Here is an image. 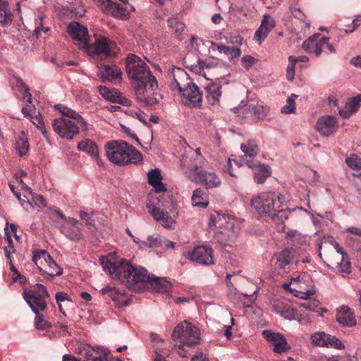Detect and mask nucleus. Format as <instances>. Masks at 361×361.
<instances>
[{"label": "nucleus", "mask_w": 361, "mask_h": 361, "mask_svg": "<svg viewBox=\"0 0 361 361\" xmlns=\"http://www.w3.org/2000/svg\"><path fill=\"white\" fill-rule=\"evenodd\" d=\"M126 70L131 80L137 102L143 106L157 104L162 97L157 92V80L147 63L139 56L129 54L126 61Z\"/></svg>", "instance_id": "obj_1"}, {"label": "nucleus", "mask_w": 361, "mask_h": 361, "mask_svg": "<svg viewBox=\"0 0 361 361\" xmlns=\"http://www.w3.org/2000/svg\"><path fill=\"white\" fill-rule=\"evenodd\" d=\"M100 262L104 270L113 279L119 280L133 290H141L143 281L148 279L146 269L143 267L135 268L125 259L120 262H112L102 257L100 258Z\"/></svg>", "instance_id": "obj_2"}, {"label": "nucleus", "mask_w": 361, "mask_h": 361, "mask_svg": "<svg viewBox=\"0 0 361 361\" xmlns=\"http://www.w3.org/2000/svg\"><path fill=\"white\" fill-rule=\"evenodd\" d=\"M55 107L61 114V116L54 119L51 126L61 137L72 140L79 133L80 130L87 129L86 121L75 110L62 104L56 105Z\"/></svg>", "instance_id": "obj_3"}, {"label": "nucleus", "mask_w": 361, "mask_h": 361, "mask_svg": "<svg viewBox=\"0 0 361 361\" xmlns=\"http://www.w3.org/2000/svg\"><path fill=\"white\" fill-rule=\"evenodd\" d=\"M209 227L219 228L214 238L219 243L226 245L235 242L240 229V223L235 216L216 212L211 214Z\"/></svg>", "instance_id": "obj_4"}, {"label": "nucleus", "mask_w": 361, "mask_h": 361, "mask_svg": "<svg viewBox=\"0 0 361 361\" xmlns=\"http://www.w3.org/2000/svg\"><path fill=\"white\" fill-rule=\"evenodd\" d=\"M108 159L118 166L137 165L142 160V154L133 145L122 140H111L105 145Z\"/></svg>", "instance_id": "obj_5"}, {"label": "nucleus", "mask_w": 361, "mask_h": 361, "mask_svg": "<svg viewBox=\"0 0 361 361\" xmlns=\"http://www.w3.org/2000/svg\"><path fill=\"white\" fill-rule=\"evenodd\" d=\"M49 297L47 288L40 283L36 284L32 290L23 293L24 299L36 314L34 323L38 330H47L52 326L51 322L39 313L47 309L46 299Z\"/></svg>", "instance_id": "obj_6"}, {"label": "nucleus", "mask_w": 361, "mask_h": 361, "mask_svg": "<svg viewBox=\"0 0 361 361\" xmlns=\"http://www.w3.org/2000/svg\"><path fill=\"white\" fill-rule=\"evenodd\" d=\"M302 252V250L300 247H290L276 253L272 258L274 271L279 274H283L295 269V267L300 262H310V257L300 256Z\"/></svg>", "instance_id": "obj_7"}, {"label": "nucleus", "mask_w": 361, "mask_h": 361, "mask_svg": "<svg viewBox=\"0 0 361 361\" xmlns=\"http://www.w3.org/2000/svg\"><path fill=\"white\" fill-rule=\"evenodd\" d=\"M283 200V195L274 192H264L252 199L251 205L261 215L270 217L276 214V209L282 204Z\"/></svg>", "instance_id": "obj_8"}, {"label": "nucleus", "mask_w": 361, "mask_h": 361, "mask_svg": "<svg viewBox=\"0 0 361 361\" xmlns=\"http://www.w3.org/2000/svg\"><path fill=\"white\" fill-rule=\"evenodd\" d=\"M172 338L178 339L183 345L192 347L200 343V334L197 327L184 321L174 328Z\"/></svg>", "instance_id": "obj_9"}, {"label": "nucleus", "mask_w": 361, "mask_h": 361, "mask_svg": "<svg viewBox=\"0 0 361 361\" xmlns=\"http://www.w3.org/2000/svg\"><path fill=\"white\" fill-rule=\"evenodd\" d=\"M55 214L59 219L64 221L63 223H56V226L62 234L72 241H79L83 238L81 222L74 218L66 217L59 210H56Z\"/></svg>", "instance_id": "obj_10"}, {"label": "nucleus", "mask_w": 361, "mask_h": 361, "mask_svg": "<svg viewBox=\"0 0 361 361\" xmlns=\"http://www.w3.org/2000/svg\"><path fill=\"white\" fill-rule=\"evenodd\" d=\"M149 213L157 221L161 223L162 226L170 228L173 223V218L170 216L174 209L173 202L170 200L161 201L157 199V202H150L147 204Z\"/></svg>", "instance_id": "obj_11"}, {"label": "nucleus", "mask_w": 361, "mask_h": 361, "mask_svg": "<svg viewBox=\"0 0 361 361\" xmlns=\"http://www.w3.org/2000/svg\"><path fill=\"white\" fill-rule=\"evenodd\" d=\"M184 175L192 182L201 184L207 189L219 187L221 184L219 176L214 172L206 170L204 166L187 169Z\"/></svg>", "instance_id": "obj_12"}, {"label": "nucleus", "mask_w": 361, "mask_h": 361, "mask_svg": "<svg viewBox=\"0 0 361 361\" xmlns=\"http://www.w3.org/2000/svg\"><path fill=\"white\" fill-rule=\"evenodd\" d=\"M94 40L87 44L84 42L85 49L92 56L102 57L109 55L114 42L109 38L98 34H94Z\"/></svg>", "instance_id": "obj_13"}, {"label": "nucleus", "mask_w": 361, "mask_h": 361, "mask_svg": "<svg viewBox=\"0 0 361 361\" xmlns=\"http://www.w3.org/2000/svg\"><path fill=\"white\" fill-rule=\"evenodd\" d=\"M207 164V161L201 154L200 148H197L194 151L190 149L182 155L180 160V166L183 173H185L187 169H197L200 166H205Z\"/></svg>", "instance_id": "obj_14"}, {"label": "nucleus", "mask_w": 361, "mask_h": 361, "mask_svg": "<svg viewBox=\"0 0 361 361\" xmlns=\"http://www.w3.org/2000/svg\"><path fill=\"white\" fill-rule=\"evenodd\" d=\"M187 258L200 264H214L213 251L211 247L201 245L194 247L188 252Z\"/></svg>", "instance_id": "obj_15"}, {"label": "nucleus", "mask_w": 361, "mask_h": 361, "mask_svg": "<svg viewBox=\"0 0 361 361\" xmlns=\"http://www.w3.org/2000/svg\"><path fill=\"white\" fill-rule=\"evenodd\" d=\"M182 97V103L190 108H198L201 106L202 102V92L195 84L185 89L180 93Z\"/></svg>", "instance_id": "obj_16"}, {"label": "nucleus", "mask_w": 361, "mask_h": 361, "mask_svg": "<svg viewBox=\"0 0 361 361\" xmlns=\"http://www.w3.org/2000/svg\"><path fill=\"white\" fill-rule=\"evenodd\" d=\"M169 77L173 80L172 85L178 88L179 93L195 83L186 71L180 68L174 67L169 73Z\"/></svg>", "instance_id": "obj_17"}, {"label": "nucleus", "mask_w": 361, "mask_h": 361, "mask_svg": "<svg viewBox=\"0 0 361 361\" xmlns=\"http://www.w3.org/2000/svg\"><path fill=\"white\" fill-rule=\"evenodd\" d=\"M68 32L80 49H85L83 43L90 42L87 29L77 22H71L68 25Z\"/></svg>", "instance_id": "obj_18"}, {"label": "nucleus", "mask_w": 361, "mask_h": 361, "mask_svg": "<svg viewBox=\"0 0 361 361\" xmlns=\"http://www.w3.org/2000/svg\"><path fill=\"white\" fill-rule=\"evenodd\" d=\"M338 128L334 116H326L319 118L316 124L317 130L323 136L329 137L335 133Z\"/></svg>", "instance_id": "obj_19"}, {"label": "nucleus", "mask_w": 361, "mask_h": 361, "mask_svg": "<svg viewBox=\"0 0 361 361\" xmlns=\"http://www.w3.org/2000/svg\"><path fill=\"white\" fill-rule=\"evenodd\" d=\"M262 335L273 346V350L276 353H281L288 348L286 338L279 333H274L270 330H264Z\"/></svg>", "instance_id": "obj_20"}, {"label": "nucleus", "mask_w": 361, "mask_h": 361, "mask_svg": "<svg viewBox=\"0 0 361 361\" xmlns=\"http://www.w3.org/2000/svg\"><path fill=\"white\" fill-rule=\"evenodd\" d=\"M18 87L23 94V99L25 100V104L22 109V112L25 117L34 119L35 116L33 115L36 113L35 106L32 103V94L29 88L21 78L18 79Z\"/></svg>", "instance_id": "obj_21"}, {"label": "nucleus", "mask_w": 361, "mask_h": 361, "mask_svg": "<svg viewBox=\"0 0 361 361\" xmlns=\"http://www.w3.org/2000/svg\"><path fill=\"white\" fill-rule=\"evenodd\" d=\"M271 308L274 312L286 319L292 320L296 319V312L287 300L283 299L274 301Z\"/></svg>", "instance_id": "obj_22"}, {"label": "nucleus", "mask_w": 361, "mask_h": 361, "mask_svg": "<svg viewBox=\"0 0 361 361\" xmlns=\"http://www.w3.org/2000/svg\"><path fill=\"white\" fill-rule=\"evenodd\" d=\"M275 20L269 15H264L259 27L255 31L254 39L261 44L275 27Z\"/></svg>", "instance_id": "obj_23"}, {"label": "nucleus", "mask_w": 361, "mask_h": 361, "mask_svg": "<svg viewBox=\"0 0 361 361\" xmlns=\"http://www.w3.org/2000/svg\"><path fill=\"white\" fill-rule=\"evenodd\" d=\"M296 292L297 293L295 294V295L304 300V301L300 304V307L309 311L317 312V308L320 305L319 301L310 298L315 293V290L307 289L306 291L296 290Z\"/></svg>", "instance_id": "obj_24"}, {"label": "nucleus", "mask_w": 361, "mask_h": 361, "mask_svg": "<svg viewBox=\"0 0 361 361\" xmlns=\"http://www.w3.org/2000/svg\"><path fill=\"white\" fill-rule=\"evenodd\" d=\"M325 40V38H322L320 34H315L303 42L302 48L307 52L313 53L316 56H319L322 52V43L324 44Z\"/></svg>", "instance_id": "obj_25"}, {"label": "nucleus", "mask_w": 361, "mask_h": 361, "mask_svg": "<svg viewBox=\"0 0 361 361\" xmlns=\"http://www.w3.org/2000/svg\"><path fill=\"white\" fill-rule=\"evenodd\" d=\"M246 163L247 166L253 170L254 179L257 184L263 183L271 176L270 169L267 166L250 160H247Z\"/></svg>", "instance_id": "obj_26"}, {"label": "nucleus", "mask_w": 361, "mask_h": 361, "mask_svg": "<svg viewBox=\"0 0 361 361\" xmlns=\"http://www.w3.org/2000/svg\"><path fill=\"white\" fill-rule=\"evenodd\" d=\"M100 93L104 98L112 102L118 103L126 106H129L132 104L131 100L116 90H111L106 87H101Z\"/></svg>", "instance_id": "obj_27"}, {"label": "nucleus", "mask_w": 361, "mask_h": 361, "mask_svg": "<svg viewBox=\"0 0 361 361\" xmlns=\"http://www.w3.org/2000/svg\"><path fill=\"white\" fill-rule=\"evenodd\" d=\"M147 279L143 281L142 289L145 287L147 284L152 286L157 292L166 293L168 292L171 288V283L164 278L155 277L150 276L147 273Z\"/></svg>", "instance_id": "obj_28"}, {"label": "nucleus", "mask_w": 361, "mask_h": 361, "mask_svg": "<svg viewBox=\"0 0 361 361\" xmlns=\"http://www.w3.org/2000/svg\"><path fill=\"white\" fill-rule=\"evenodd\" d=\"M82 356L84 361H108L107 356L110 353L108 349H98L97 350L90 346L85 347Z\"/></svg>", "instance_id": "obj_29"}, {"label": "nucleus", "mask_w": 361, "mask_h": 361, "mask_svg": "<svg viewBox=\"0 0 361 361\" xmlns=\"http://www.w3.org/2000/svg\"><path fill=\"white\" fill-rule=\"evenodd\" d=\"M148 183L152 185L156 192H161L166 191L165 185L161 182L162 177L161 171L159 169L150 170L147 173Z\"/></svg>", "instance_id": "obj_30"}, {"label": "nucleus", "mask_w": 361, "mask_h": 361, "mask_svg": "<svg viewBox=\"0 0 361 361\" xmlns=\"http://www.w3.org/2000/svg\"><path fill=\"white\" fill-rule=\"evenodd\" d=\"M78 149L89 154L94 158L97 164H99L100 159L99 156V149L94 141L90 139L81 140L78 144Z\"/></svg>", "instance_id": "obj_31"}, {"label": "nucleus", "mask_w": 361, "mask_h": 361, "mask_svg": "<svg viewBox=\"0 0 361 361\" xmlns=\"http://www.w3.org/2000/svg\"><path fill=\"white\" fill-rule=\"evenodd\" d=\"M213 42L204 41L198 37H192L191 39L190 44L192 49H194L200 55L207 56L209 54L210 47L214 49Z\"/></svg>", "instance_id": "obj_32"}, {"label": "nucleus", "mask_w": 361, "mask_h": 361, "mask_svg": "<svg viewBox=\"0 0 361 361\" xmlns=\"http://www.w3.org/2000/svg\"><path fill=\"white\" fill-rule=\"evenodd\" d=\"M336 320L343 326H353L356 324L353 313L348 307H341L336 313Z\"/></svg>", "instance_id": "obj_33"}, {"label": "nucleus", "mask_w": 361, "mask_h": 361, "mask_svg": "<svg viewBox=\"0 0 361 361\" xmlns=\"http://www.w3.org/2000/svg\"><path fill=\"white\" fill-rule=\"evenodd\" d=\"M206 94L205 97L212 105L219 104V97L221 95V87L216 83H209L205 87Z\"/></svg>", "instance_id": "obj_34"}, {"label": "nucleus", "mask_w": 361, "mask_h": 361, "mask_svg": "<svg viewBox=\"0 0 361 361\" xmlns=\"http://www.w3.org/2000/svg\"><path fill=\"white\" fill-rule=\"evenodd\" d=\"M142 245L149 247L159 248V247H173L175 243L156 235L148 237L145 240L142 241Z\"/></svg>", "instance_id": "obj_35"}, {"label": "nucleus", "mask_w": 361, "mask_h": 361, "mask_svg": "<svg viewBox=\"0 0 361 361\" xmlns=\"http://www.w3.org/2000/svg\"><path fill=\"white\" fill-rule=\"evenodd\" d=\"M361 94L350 98L346 103L345 109L339 110L341 117L348 118L355 113L361 105Z\"/></svg>", "instance_id": "obj_36"}, {"label": "nucleus", "mask_w": 361, "mask_h": 361, "mask_svg": "<svg viewBox=\"0 0 361 361\" xmlns=\"http://www.w3.org/2000/svg\"><path fill=\"white\" fill-rule=\"evenodd\" d=\"M101 293L109 297L116 304L117 307L128 306L129 302L127 300H121L123 295L118 291L116 287L106 286L101 290Z\"/></svg>", "instance_id": "obj_37"}, {"label": "nucleus", "mask_w": 361, "mask_h": 361, "mask_svg": "<svg viewBox=\"0 0 361 361\" xmlns=\"http://www.w3.org/2000/svg\"><path fill=\"white\" fill-rule=\"evenodd\" d=\"M51 257L49 252L46 250H39L35 251L33 254L32 261L42 275H44V270Z\"/></svg>", "instance_id": "obj_38"}, {"label": "nucleus", "mask_w": 361, "mask_h": 361, "mask_svg": "<svg viewBox=\"0 0 361 361\" xmlns=\"http://www.w3.org/2000/svg\"><path fill=\"white\" fill-rule=\"evenodd\" d=\"M13 13L8 8L6 0H0V24L3 26H8L13 21Z\"/></svg>", "instance_id": "obj_39"}, {"label": "nucleus", "mask_w": 361, "mask_h": 361, "mask_svg": "<svg viewBox=\"0 0 361 361\" xmlns=\"http://www.w3.org/2000/svg\"><path fill=\"white\" fill-rule=\"evenodd\" d=\"M217 49L220 52H223L226 54L229 60H233L235 58H238L241 54L240 49L238 47H230L225 45H220L218 44H214V50Z\"/></svg>", "instance_id": "obj_40"}, {"label": "nucleus", "mask_w": 361, "mask_h": 361, "mask_svg": "<svg viewBox=\"0 0 361 361\" xmlns=\"http://www.w3.org/2000/svg\"><path fill=\"white\" fill-rule=\"evenodd\" d=\"M240 148L245 157H254L259 152V147L255 140H248L246 142L242 143Z\"/></svg>", "instance_id": "obj_41"}, {"label": "nucleus", "mask_w": 361, "mask_h": 361, "mask_svg": "<svg viewBox=\"0 0 361 361\" xmlns=\"http://www.w3.org/2000/svg\"><path fill=\"white\" fill-rule=\"evenodd\" d=\"M167 22L171 32H173L176 37H179L184 32L185 25L178 18H168Z\"/></svg>", "instance_id": "obj_42"}, {"label": "nucleus", "mask_w": 361, "mask_h": 361, "mask_svg": "<svg viewBox=\"0 0 361 361\" xmlns=\"http://www.w3.org/2000/svg\"><path fill=\"white\" fill-rule=\"evenodd\" d=\"M63 273V269L58 266V264L51 257L49 262L47 264L46 267L44 270V275L47 274L50 278H54L56 276H60Z\"/></svg>", "instance_id": "obj_43"}, {"label": "nucleus", "mask_w": 361, "mask_h": 361, "mask_svg": "<svg viewBox=\"0 0 361 361\" xmlns=\"http://www.w3.org/2000/svg\"><path fill=\"white\" fill-rule=\"evenodd\" d=\"M102 73L103 78H106L109 80H116L121 77V71H119L116 66L111 67L109 66H104L102 68Z\"/></svg>", "instance_id": "obj_44"}, {"label": "nucleus", "mask_w": 361, "mask_h": 361, "mask_svg": "<svg viewBox=\"0 0 361 361\" xmlns=\"http://www.w3.org/2000/svg\"><path fill=\"white\" fill-rule=\"evenodd\" d=\"M204 196V192L202 189L198 188L194 190L192 197V204L194 206L206 207L208 205V202L206 201Z\"/></svg>", "instance_id": "obj_45"}, {"label": "nucleus", "mask_w": 361, "mask_h": 361, "mask_svg": "<svg viewBox=\"0 0 361 361\" xmlns=\"http://www.w3.org/2000/svg\"><path fill=\"white\" fill-rule=\"evenodd\" d=\"M248 109H249L250 113L252 114V115L256 119H258V120L264 119L267 113V107H265L262 105H260V104H256V105L250 104V105H249Z\"/></svg>", "instance_id": "obj_46"}, {"label": "nucleus", "mask_w": 361, "mask_h": 361, "mask_svg": "<svg viewBox=\"0 0 361 361\" xmlns=\"http://www.w3.org/2000/svg\"><path fill=\"white\" fill-rule=\"evenodd\" d=\"M290 211L283 208V205L279 207L276 209V214L271 215L270 217L274 221L276 224H283V221L288 218Z\"/></svg>", "instance_id": "obj_47"}, {"label": "nucleus", "mask_w": 361, "mask_h": 361, "mask_svg": "<svg viewBox=\"0 0 361 361\" xmlns=\"http://www.w3.org/2000/svg\"><path fill=\"white\" fill-rule=\"evenodd\" d=\"M345 163L348 167L353 170H361V157L353 154L345 159Z\"/></svg>", "instance_id": "obj_48"}, {"label": "nucleus", "mask_w": 361, "mask_h": 361, "mask_svg": "<svg viewBox=\"0 0 361 361\" xmlns=\"http://www.w3.org/2000/svg\"><path fill=\"white\" fill-rule=\"evenodd\" d=\"M312 343L318 346H326L328 339H329V334L324 332H317L311 337Z\"/></svg>", "instance_id": "obj_49"}, {"label": "nucleus", "mask_w": 361, "mask_h": 361, "mask_svg": "<svg viewBox=\"0 0 361 361\" xmlns=\"http://www.w3.org/2000/svg\"><path fill=\"white\" fill-rule=\"evenodd\" d=\"M340 262H337V270L338 272H340L345 276L350 273V262L348 259H345L344 256L339 257Z\"/></svg>", "instance_id": "obj_50"}, {"label": "nucleus", "mask_w": 361, "mask_h": 361, "mask_svg": "<svg viewBox=\"0 0 361 361\" xmlns=\"http://www.w3.org/2000/svg\"><path fill=\"white\" fill-rule=\"evenodd\" d=\"M297 62L296 57L290 56L288 58V65L287 67L286 77L289 81H293L295 75V66Z\"/></svg>", "instance_id": "obj_51"}, {"label": "nucleus", "mask_w": 361, "mask_h": 361, "mask_svg": "<svg viewBox=\"0 0 361 361\" xmlns=\"http://www.w3.org/2000/svg\"><path fill=\"white\" fill-rule=\"evenodd\" d=\"M294 97H297V95L293 94L291 97H288L286 100V104L281 108V112L283 114H292L295 109V102Z\"/></svg>", "instance_id": "obj_52"}, {"label": "nucleus", "mask_w": 361, "mask_h": 361, "mask_svg": "<svg viewBox=\"0 0 361 361\" xmlns=\"http://www.w3.org/2000/svg\"><path fill=\"white\" fill-rule=\"evenodd\" d=\"M16 148L19 152V155L23 157L26 154L29 149V143L26 140L20 138L16 144Z\"/></svg>", "instance_id": "obj_53"}, {"label": "nucleus", "mask_w": 361, "mask_h": 361, "mask_svg": "<svg viewBox=\"0 0 361 361\" xmlns=\"http://www.w3.org/2000/svg\"><path fill=\"white\" fill-rule=\"evenodd\" d=\"M56 302L59 305V309L61 313H62L63 315H66L65 311L63 310L62 307L61 302L64 301H68L71 302V300L69 298V296L67 293L63 292H59L56 294Z\"/></svg>", "instance_id": "obj_54"}, {"label": "nucleus", "mask_w": 361, "mask_h": 361, "mask_svg": "<svg viewBox=\"0 0 361 361\" xmlns=\"http://www.w3.org/2000/svg\"><path fill=\"white\" fill-rule=\"evenodd\" d=\"M31 121L37 127V128L41 130L44 137L45 138L48 139L49 133L44 127V123L42 117L36 116L35 118L34 119H31Z\"/></svg>", "instance_id": "obj_55"}, {"label": "nucleus", "mask_w": 361, "mask_h": 361, "mask_svg": "<svg viewBox=\"0 0 361 361\" xmlns=\"http://www.w3.org/2000/svg\"><path fill=\"white\" fill-rule=\"evenodd\" d=\"M127 114H128L130 116L137 118L140 122H142L143 124H145L146 126L149 127V123L147 121L146 119V115L140 111H135L133 109H130L128 111Z\"/></svg>", "instance_id": "obj_56"}, {"label": "nucleus", "mask_w": 361, "mask_h": 361, "mask_svg": "<svg viewBox=\"0 0 361 361\" xmlns=\"http://www.w3.org/2000/svg\"><path fill=\"white\" fill-rule=\"evenodd\" d=\"M79 216L87 226H94V220L92 219V214L80 211Z\"/></svg>", "instance_id": "obj_57"}, {"label": "nucleus", "mask_w": 361, "mask_h": 361, "mask_svg": "<svg viewBox=\"0 0 361 361\" xmlns=\"http://www.w3.org/2000/svg\"><path fill=\"white\" fill-rule=\"evenodd\" d=\"M326 346L329 347H334L336 349H343L344 348L343 344L341 343V341H339L336 337L331 336L329 335V339H328L326 342Z\"/></svg>", "instance_id": "obj_58"}, {"label": "nucleus", "mask_w": 361, "mask_h": 361, "mask_svg": "<svg viewBox=\"0 0 361 361\" xmlns=\"http://www.w3.org/2000/svg\"><path fill=\"white\" fill-rule=\"evenodd\" d=\"M255 62L256 59L250 55L244 56L241 59L242 66L246 70H248Z\"/></svg>", "instance_id": "obj_59"}, {"label": "nucleus", "mask_w": 361, "mask_h": 361, "mask_svg": "<svg viewBox=\"0 0 361 361\" xmlns=\"http://www.w3.org/2000/svg\"><path fill=\"white\" fill-rule=\"evenodd\" d=\"M243 37L237 34H231L228 37V42L232 44L234 47H238L240 48V45L242 44L243 42Z\"/></svg>", "instance_id": "obj_60"}, {"label": "nucleus", "mask_w": 361, "mask_h": 361, "mask_svg": "<svg viewBox=\"0 0 361 361\" xmlns=\"http://www.w3.org/2000/svg\"><path fill=\"white\" fill-rule=\"evenodd\" d=\"M361 24V14L358 15L352 22V27L350 29H345L346 33H351L355 31Z\"/></svg>", "instance_id": "obj_61"}, {"label": "nucleus", "mask_w": 361, "mask_h": 361, "mask_svg": "<svg viewBox=\"0 0 361 361\" xmlns=\"http://www.w3.org/2000/svg\"><path fill=\"white\" fill-rule=\"evenodd\" d=\"M290 12L295 18L305 22L306 17L300 8H290Z\"/></svg>", "instance_id": "obj_62"}, {"label": "nucleus", "mask_w": 361, "mask_h": 361, "mask_svg": "<svg viewBox=\"0 0 361 361\" xmlns=\"http://www.w3.org/2000/svg\"><path fill=\"white\" fill-rule=\"evenodd\" d=\"M197 63H198V64H199V66L200 67H202V68L205 67L207 68H210L212 67H214L215 66V64H216L212 61L207 60V59L203 60V59H199L197 60Z\"/></svg>", "instance_id": "obj_63"}, {"label": "nucleus", "mask_w": 361, "mask_h": 361, "mask_svg": "<svg viewBox=\"0 0 361 361\" xmlns=\"http://www.w3.org/2000/svg\"><path fill=\"white\" fill-rule=\"evenodd\" d=\"M191 361H209V358L207 357L206 355L200 352L192 357Z\"/></svg>", "instance_id": "obj_64"}]
</instances>
